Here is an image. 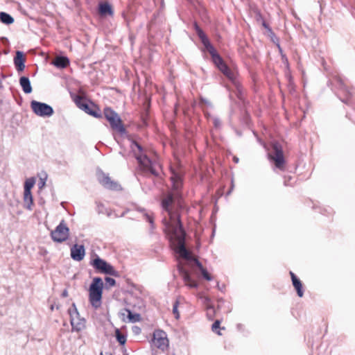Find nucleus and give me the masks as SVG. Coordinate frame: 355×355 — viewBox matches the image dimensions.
<instances>
[{
  "instance_id": "c03bdc74",
  "label": "nucleus",
  "mask_w": 355,
  "mask_h": 355,
  "mask_svg": "<svg viewBox=\"0 0 355 355\" xmlns=\"http://www.w3.org/2000/svg\"><path fill=\"white\" fill-rule=\"evenodd\" d=\"M61 296H62V297H67L68 296V291H67V289H64V290L62 291V294H61Z\"/></svg>"
},
{
  "instance_id": "8fccbe9b",
  "label": "nucleus",
  "mask_w": 355,
  "mask_h": 355,
  "mask_svg": "<svg viewBox=\"0 0 355 355\" xmlns=\"http://www.w3.org/2000/svg\"><path fill=\"white\" fill-rule=\"evenodd\" d=\"M278 49H279V53H280V54H281V55H282V54H284V53H283V52H282V49H281V47H280V46H279V44H278Z\"/></svg>"
},
{
  "instance_id": "37998d69",
  "label": "nucleus",
  "mask_w": 355,
  "mask_h": 355,
  "mask_svg": "<svg viewBox=\"0 0 355 355\" xmlns=\"http://www.w3.org/2000/svg\"><path fill=\"white\" fill-rule=\"evenodd\" d=\"M195 263L200 271H202L203 269H205V268L203 267L201 262H200L198 259L195 260Z\"/></svg>"
},
{
  "instance_id": "5fc2aeb1",
  "label": "nucleus",
  "mask_w": 355,
  "mask_h": 355,
  "mask_svg": "<svg viewBox=\"0 0 355 355\" xmlns=\"http://www.w3.org/2000/svg\"><path fill=\"white\" fill-rule=\"evenodd\" d=\"M53 309H54V306L52 305V306H51V310H53Z\"/></svg>"
},
{
  "instance_id": "7ed1b4c3",
  "label": "nucleus",
  "mask_w": 355,
  "mask_h": 355,
  "mask_svg": "<svg viewBox=\"0 0 355 355\" xmlns=\"http://www.w3.org/2000/svg\"><path fill=\"white\" fill-rule=\"evenodd\" d=\"M103 283L101 277H94L89 289V300L91 305L97 309L101 306Z\"/></svg>"
},
{
  "instance_id": "72a5a7b5",
  "label": "nucleus",
  "mask_w": 355,
  "mask_h": 355,
  "mask_svg": "<svg viewBox=\"0 0 355 355\" xmlns=\"http://www.w3.org/2000/svg\"><path fill=\"white\" fill-rule=\"evenodd\" d=\"M207 309V318L212 320L214 317V315H215V310H214V308L213 306H207V308H206Z\"/></svg>"
},
{
  "instance_id": "4be33fe9",
  "label": "nucleus",
  "mask_w": 355,
  "mask_h": 355,
  "mask_svg": "<svg viewBox=\"0 0 355 355\" xmlns=\"http://www.w3.org/2000/svg\"><path fill=\"white\" fill-rule=\"evenodd\" d=\"M193 25V28L196 34L198 35V37L200 38L202 44L209 40L206 34L204 33L202 29L198 26L196 21H195Z\"/></svg>"
},
{
  "instance_id": "a878e982",
  "label": "nucleus",
  "mask_w": 355,
  "mask_h": 355,
  "mask_svg": "<svg viewBox=\"0 0 355 355\" xmlns=\"http://www.w3.org/2000/svg\"><path fill=\"white\" fill-rule=\"evenodd\" d=\"M125 311L128 313V321L130 322H139L141 320V315L139 313H133L130 309H125Z\"/></svg>"
},
{
  "instance_id": "58836bf2",
  "label": "nucleus",
  "mask_w": 355,
  "mask_h": 355,
  "mask_svg": "<svg viewBox=\"0 0 355 355\" xmlns=\"http://www.w3.org/2000/svg\"><path fill=\"white\" fill-rule=\"evenodd\" d=\"M213 123L216 128H220L221 127V121L220 119L217 117L213 119Z\"/></svg>"
},
{
  "instance_id": "79ce46f5",
  "label": "nucleus",
  "mask_w": 355,
  "mask_h": 355,
  "mask_svg": "<svg viewBox=\"0 0 355 355\" xmlns=\"http://www.w3.org/2000/svg\"><path fill=\"white\" fill-rule=\"evenodd\" d=\"M282 60L284 64H285L287 67L288 66V60L285 54H282Z\"/></svg>"
},
{
  "instance_id": "09e8293b",
  "label": "nucleus",
  "mask_w": 355,
  "mask_h": 355,
  "mask_svg": "<svg viewBox=\"0 0 355 355\" xmlns=\"http://www.w3.org/2000/svg\"><path fill=\"white\" fill-rule=\"evenodd\" d=\"M233 159H234V162L235 163H238V162H239V158H238V157H234Z\"/></svg>"
},
{
  "instance_id": "6e6d98bb",
  "label": "nucleus",
  "mask_w": 355,
  "mask_h": 355,
  "mask_svg": "<svg viewBox=\"0 0 355 355\" xmlns=\"http://www.w3.org/2000/svg\"><path fill=\"white\" fill-rule=\"evenodd\" d=\"M139 330V327H137L136 331H138Z\"/></svg>"
},
{
  "instance_id": "a19ab883",
  "label": "nucleus",
  "mask_w": 355,
  "mask_h": 355,
  "mask_svg": "<svg viewBox=\"0 0 355 355\" xmlns=\"http://www.w3.org/2000/svg\"><path fill=\"white\" fill-rule=\"evenodd\" d=\"M46 176L44 178H40V180L38 182L39 189H42L44 187V185L46 184Z\"/></svg>"
},
{
  "instance_id": "7c9ffc66",
  "label": "nucleus",
  "mask_w": 355,
  "mask_h": 355,
  "mask_svg": "<svg viewBox=\"0 0 355 355\" xmlns=\"http://www.w3.org/2000/svg\"><path fill=\"white\" fill-rule=\"evenodd\" d=\"M116 338L117 341L121 345H124L126 342V336L121 333L119 329L116 330Z\"/></svg>"
},
{
  "instance_id": "bf43d9fd",
  "label": "nucleus",
  "mask_w": 355,
  "mask_h": 355,
  "mask_svg": "<svg viewBox=\"0 0 355 355\" xmlns=\"http://www.w3.org/2000/svg\"><path fill=\"white\" fill-rule=\"evenodd\" d=\"M101 355H103V354H102V353H101Z\"/></svg>"
},
{
  "instance_id": "bb28decb",
  "label": "nucleus",
  "mask_w": 355,
  "mask_h": 355,
  "mask_svg": "<svg viewBox=\"0 0 355 355\" xmlns=\"http://www.w3.org/2000/svg\"><path fill=\"white\" fill-rule=\"evenodd\" d=\"M218 69L227 78H232L233 76V73L228 67V66L225 63L221 64L218 67Z\"/></svg>"
},
{
  "instance_id": "dca6fc26",
  "label": "nucleus",
  "mask_w": 355,
  "mask_h": 355,
  "mask_svg": "<svg viewBox=\"0 0 355 355\" xmlns=\"http://www.w3.org/2000/svg\"><path fill=\"white\" fill-rule=\"evenodd\" d=\"M25 58L22 51H17L14 58V64L18 71H21L25 68Z\"/></svg>"
},
{
  "instance_id": "9b49d317",
  "label": "nucleus",
  "mask_w": 355,
  "mask_h": 355,
  "mask_svg": "<svg viewBox=\"0 0 355 355\" xmlns=\"http://www.w3.org/2000/svg\"><path fill=\"white\" fill-rule=\"evenodd\" d=\"M338 83L340 92L344 95L343 98H340L341 101L345 104L352 106L355 109V96L348 90L347 86L340 78H338Z\"/></svg>"
},
{
  "instance_id": "13d9d810",
  "label": "nucleus",
  "mask_w": 355,
  "mask_h": 355,
  "mask_svg": "<svg viewBox=\"0 0 355 355\" xmlns=\"http://www.w3.org/2000/svg\"><path fill=\"white\" fill-rule=\"evenodd\" d=\"M107 355H113V354H107Z\"/></svg>"
},
{
  "instance_id": "052dcab7",
  "label": "nucleus",
  "mask_w": 355,
  "mask_h": 355,
  "mask_svg": "<svg viewBox=\"0 0 355 355\" xmlns=\"http://www.w3.org/2000/svg\"><path fill=\"white\" fill-rule=\"evenodd\" d=\"M172 355H175V354H173Z\"/></svg>"
},
{
  "instance_id": "393cba45",
  "label": "nucleus",
  "mask_w": 355,
  "mask_h": 355,
  "mask_svg": "<svg viewBox=\"0 0 355 355\" xmlns=\"http://www.w3.org/2000/svg\"><path fill=\"white\" fill-rule=\"evenodd\" d=\"M293 285L297 291V295L300 297H302L304 295V291L302 289V284L301 281L298 278H293Z\"/></svg>"
},
{
  "instance_id": "4d7b16f0",
  "label": "nucleus",
  "mask_w": 355,
  "mask_h": 355,
  "mask_svg": "<svg viewBox=\"0 0 355 355\" xmlns=\"http://www.w3.org/2000/svg\"><path fill=\"white\" fill-rule=\"evenodd\" d=\"M139 330V327H137L136 331H138Z\"/></svg>"
},
{
  "instance_id": "4468645a",
  "label": "nucleus",
  "mask_w": 355,
  "mask_h": 355,
  "mask_svg": "<svg viewBox=\"0 0 355 355\" xmlns=\"http://www.w3.org/2000/svg\"><path fill=\"white\" fill-rule=\"evenodd\" d=\"M98 179L100 184L105 189L113 191H119L121 189V187L118 182L112 180L108 175H106L103 172L98 175Z\"/></svg>"
},
{
  "instance_id": "c9c22d12",
  "label": "nucleus",
  "mask_w": 355,
  "mask_h": 355,
  "mask_svg": "<svg viewBox=\"0 0 355 355\" xmlns=\"http://www.w3.org/2000/svg\"><path fill=\"white\" fill-rule=\"evenodd\" d=\"M178 305H179V302L178 300H176L173 305V313L176 319H178L180 318V313H179V311L178 309Z\"/></svg>"
},
{
  "instance_id": "39448f33",
  "label": "nucleus",
  "mask_w": 355,
  "mask_h": 355,
  "mask_svg": "<svg viewBox=\"0 0 355 355\" xmlns=\"http://www.w3.org/2000/svg\"><path fill=\"white\" fill-rule=\"evenodd\" d=\"M73 101L77 107L83 110L87 114L96 119L102 118L101 110L94 103H91V105H89L88 103L86 102L85 99L83 97L78 95H76L75 96Z\"/></svg>"
},
{
  "instance_id": "b1692460",
  "label": "nucleus",
  "mask_w": 355,
  "mask_h": 355,
  "mask_svg": "<svg viewBox=\"0 0 355 355\" xmlns=\"http://www.w3.org/2000/svg\"><path fill=\"white\" fill-rule=\"evenodd\" d=\"M0 20L2 23L6 25H10L14 22L13 17L5 12H0Z\"/></svg>"
},
{
  "instance_id": "423d86ee",
  "label": "nucleus",
  "mask_w": 355,
  "mask_h": 355,
  "mask_svg": "<svg viewBox=\"0 0 355 355\" xmlns=\"http://www.w3.org/2000/svg\"><path fill=\"white\" fill-rule=\"evenodd\" d=\"M68 313L70 316L71 331L79 332L83 330L85 328L86 320L84 318L80 316L75 303L72 304L71 307L68 310Z\"/></svg>"
},
{
  "instance_id": "473e14b6",
  "label": "nucleus",
  "mask_w": 355,
  "mask_h": 355,
  "mask_svg": "<svg viewBox=\"0 0 355 355\" xmlns=\"http://www.w3.org/2000/svg\"><path fill=\"white\" fill-rule=\"evenodd\" d=\"M105 288H110L114 286L116 284L115 279L112 277H106L105 278Z\"/></svg>"
},
{
  "instance_id": "6e6552de",
  "label": "nucleus",
  "mask_w": 355,
  "mask_h": 355,
  "mask_svg": "<svg viewBox=\"0 0 355 355\" xmlns=\"http://www.w3.org/2000/svg\"><path fill=\"white\" fill-rule=\"evenodd\" d=\"M31 107L36 115L42 117H49L54 112L51 105L35 100L31 102Z\"/></svg>"
},
{
  "instance_id": "f704fd0d",
  "label": "nucleus",
  "mask_w": 355,
  "mask_h": 355,
  "mask_svg": "<svg viewBox=\"0 0 355 355\" xmlns=\"http://www.w3.org/2000/svg\"><path fill=\"white\" fill-rule=\"evenodd\" d=\"M220 321L219 320H216L211 326V330L214 332H216L218 335H221L220 332L218 331V329H220Z\"/></svg>"
},
{
  "instance_id": "0eeeda50",
  "label": "nucleus",
  "mask_w": 355,
  "mask_h": 355,
  "mask_svg": "<svg viewBox=\"0 0 355 355\" xmlns=\"http://www.w3.org/2000/svg\"><path fill=\"white\" fill-rule=\"evenodd\" d=\"M92 266L99 272L110 275L114 277H119V272L104 259L97 257L92 263Z\"/></svg>"
},
{
  "instance_id": "ddd939ff",
  "label": "nucleus",
  "mask_w": 355,
  "mask_h": 355,
  "mask_svg": "<svg viewBox=\"0 0 355 355\" xmlns=\"http://www.w3.org/2000/svg\"><path fill=\"white\" fill-rule=\"evenodd\" d=\"M153 345L162 350H164L168 346V340L166 334L164 331L156 330L153 333Z\"/></svg>"
},
{
  "instance_id": "20e7f679",
  "label": "nucleus",
  "mask_w": 355,
  "mask_h": 355,
  "mask_svg": "<svg viewBox=\"0 0 355 355\" xmlns=\"http://www.w3.org/2000/svg\"><path fill=\"white\" fill-rule=\"evenodd\" d=\"M103 114L105 118L110 123L112 130L117 131L121 135H124L127 133L120 116L111 107H106L103 110Z\"/></svg>"
},
{
  "instance_id": "c756f323",
  "label": "nucleus",
  "mask_w": 355,
  "mask_h": 355,
  "mask_svg": "<svg viewBox=\"0 0 355 355\" xmlns=\"http://www.w3.org/2000/svg\"><path fill=\"white\" fill-rule=\"evenodd\" d=\"M35 181L34 178H29L26 180L24 184V191L31 192V189L33 187Z\"/></svg>"
},
{
  "instance_id": "4c0bfd02",
  "label": "nucleus",
  "mask_w": 355,
  "mask_h": 355,
  "mask_svg": "<svg viewBox=\"0 0 355 355\" xmlns=\"http://www.w3.org/2000/svg\"><path fill=\"white\" fill-rule=\"evenodd\" d=\"M202 273V277L207 281H211L212 279V277L211 275L207 272V270L205 268L202 271H200Z\"/></svg>"
},
{
  "instance_id": "ea45409f",
  "label": "nucleus",
  "mask_w": 355,
  "mask_h": 355,
  "mask_svg": "<svg viewBox=\"0 0 355 355\" xmlns=\"http://www.w3.org/2000/svg\"><path fill=\"white\" fill-rule=\"evenodd\" d=\"M96 210H97V212L98 214L104 213V211H103V210H104V205L102 203H101V202H98L97 203V209H96Z\"/></svg>"
},
{
  "instance_id": "a18cd8bd",
  "label": "nucleus",
  "mask_w": 355,
  "mask_h": 355,
  "mask_svg": "<svg viewBox=\"0 0 355 355\" xmlns=\"http://www.w3.org/2000/svg\"><path fill=\"white\" fill-rule=\"evenodd\" d=\"M137 211L141 213H143V215L144 214L145 212L147 211L144 208H141V207L137 208Z\"/></svg>"
},
{
  "instance_id": "2eb2a0df",
  "label": "nucleus",
  "mask_w": 355,
  "mask_h": 355,
  "mask_svg": "<svg viewBox=\"0 0 355 355\" xmlns=\"http://www.w3.org/2000/svg\"><path fill=\"white\" fill-rule=\"evenodd\" d=\"M85 255V249L83 245L74 244L71 248V257L73 260L80 261Z\"/></svg>"
},
{
  "instance_id": "e433bc0d",
  "label": "nucleus",
  "mask_w": 355,
  "mask_h": 355,
  "mask_svg": "<svg viewBox=\"0 0 355 355\" xmlns=\"http://www.w3.org/2000/svg\"><path fill=\"white\" fill-rule=\"evenodd\" d=\"M202 301V303L205 306L206 308H207V306H213L211 304V300L209 297L207 296H202L200 297Z\"/></svg>"
},
{
  "instance_id": "2f4dec72",
  "label": "nucleus",
  "mask_w": 355,
  "mask_h": 355,
  "mask_svg": "<svg viewBox=\"0 0 355 355\" xmlns=\"http://www.w3.org/2000/svg\"><path fill=\"white\" fill-rule=\"evenodd\" d=\"M211 59L217 67L225 63L224 60L218 53L212 57Z\"/></svg>"
},
{
  "instance_id": "5701e85b",
  "label": "nucleus",
  "mask_w": 355,
  "mask_h": 355,
  "mask_svg": "<svg viewBox=\"0 0 355 355\" xmlns=\"http://www.w3.org/2000/svg\"><path fill=\"white\" fill-rule=\"evenodd\" d=\"M24 201L25 203L24 207L28 210H31L32 205L33 203V196L31 192H24Z\"/></svg>"
},
{
  "instance_id": "412c9836",
  "label": "nucleus",
  "mask_w": 355,
  "mask_h": 355,
  "mask_svg": "<svg viewBox=\"0 0 355 355\" xmlns=\"http://www.w3.org/2000/svg\"><path fill=\"white\" fill-rule=\"evenodd\" d=\"M99 13L101 15H113L114 12L112 6L107 3H102L99 5Z\"/></svg>"
},
{
  "instance_id": "a211bd4d",
  "label": "nucleus",
  "mask_w": 355,
  "mask_h": 355,
  "mask_svg": "<svg viewBox=\"0 0 355 355\" xmlns=\"http://www.w3.org/2000/svg\"><path fill=\"white\" fill-rule=\"evenodd\" d=\"M19 85L25 94H31L33 91L31 81L28 77L21 76L19 78Z\"/></svg>"
},
{
  "instance_id": "f257e3e1",
  "label": "nucleus",
  "mask_w": 355,
  "mask_h": 355,
  "mask_svg": "<svg viewBox=\"0 0 355 355\" xmlns=\"http://www.w3.org/2000/svg\"><path fill=\"white\" fill-rule=\"evenodd\" d=\"M130 148L143 171L150 172L155 176L159 175V173L154 168L152 161L144 153V149L139 143L130 140Z\"/></svg>"
},
{
  "instance_id": "49530a36",
  "label": "nucleus",
  "mask_w": 355,
  "mask_h": 355,
  "mask_svg": "<svg viewBox=\"0 0 355 355\" xmlns=\"http://www.w3.org/2000/svg\"><path fill=\"white\" fill-rule=\"evenodd\" d=\"M290 275H291V279H292V282L293 281V278H297L296 277V275L293 272H290Z\"/></svg>"
},
{
  "instance_id": "3c124183",
  "label": "nucleus",
  "mask_w": 355,
  "mask_h": 355,
  "mask_svg": "<svg viewBox=\"0 0 355 355\" xmlns=\"http://www.w3.org/2000/svg\"><path fill=\"white\" fill-rule=\"evenodd\" d=\"M123 352H124L123 355H129L127 352H126V349L125 348H123Z\"/></svg>"
},
{
  "instance_id": "de8ad7c7",
  "label": "nucleus",
  "mask_w": 355,
  "mask_h": 355,
  "mask_svg": "<svg viewBox=\"0 0 355 355\" xmlns=\"http://www.w3.org/2000/svg\"><path fill=\"white\" fill-rule=\"evenodd\" d=\"M201 101L204 102L206 104L210 105L209 102H208L206 99L201 98Z\"/></svg>"
},
{
  "instance_id": "1a4fd4ad",
  "label": "nucleus",
  "mask_w": 355,
  "mask_h": 355,
  "mask_svg": "<svg viewBox=\"0 0 355 355\" xmlns=\"http://www.w3.org/2000/svg\"><path fill=\"white\" fill-rule=\"evenodd\" d=\"M69 236V229L62 220L55 229L51 232V236L53 241L62 243L66 241Z\"/></svg>"
},
{
  "instance_id": "aec40b11",
  "label": "nucleus",
  "mask_w": 355,
  "mask_h": 355,
  "mask_svg": "<svg viewBox=\"0 0 355 355\" xmlns=\"http://www.w3.org/2000/svg\"><path fill=\"white\" fill-rule=\"evenodd\" d=\"M171 180L172 182L173 190L175 191H178L182 187L181 177L177 173H173L171 177Z\"/></svg>"
},
{
  "instance_id": "cd10ccee",
  "label": "nucleus",
  "mask_w": 355,
  "mask_h": 355,
  "mask_svg": "<svg viewBox=\"0 0 355 355\" xmlns=\"http://www.w3.org/2000/svg\"><path fill=\"white\" fill-rule=\"evenodd\" d=\"M205 48L207 49V51L209 53L211 58L214 57L215 55L218 54V53L216 51L214 46L211 44L209 40H207L204 43H202Z\"/></svg>"
},
{
  "instance_id": "6ab92c4d",
  "label": "nucleus",
  "mask_w": 355,
  "mask_h": 355,
  "mask_svg": "<svg viewBox=\"0 0 355 355\" xmlns=\"http://www.w3.org/2000/svg\"><path fill=\"white\" fill-rule=\"evenodd\" d=\"M53 64L58 68L64 69L69 64V60L66 56H58L53 61Z\"/></svg>"
},
{
  "instance_id": "603ef678",
  "label": "nucleus",
  "mask_w": 355,
  "mask_h": 355,
  "mask_svg": "<svg viewBox=\"0 0 355 355\" xmlns=\"http://www.w3.org/2000/svg\"><path fill=\"white\" fill-rule=\"evenodd\" d=\"M263 26L265 28H268V24H267L265 21H263Z\"/></svg>"
},
{
  "instance_id": "864d4df0",
  "label": "nucleus",
  "mask_w": 355,
  "mask_h": 355,
  "mask_svg": "<svg viewBox=\"0 0 355 355\" xmlns=\"http://www.w3.org/2000/svg\"><path fill=\"white\" fill-rule=\"evenodd\" d=\"M284 185L285 186H288V182H286V180L284 181Z\"/></svg>"
},
{
  "instance_id": "f3484780",
  "label": "nucleus",
  "mask_w": 355,
  "mask_h": 355,
  "mask_svg": "<svg viewBox=\"0 0 355 355\" xmlns=\"http://www.w3.org/2000/svg\"><path fill=\"white\" fill-rule=\"evenodd\" d=\"M180 272L182 275L183 280L187 286H188L190 288H196L198 287V283L195 280L192 279L188 271L183 268H180Z\"/></svg>"
},
{
  "instance_id": "9d476101",
  "label": "nucleus",
  "mask_w": 355,
  "mask_h": 355,
  "mask_svg": "<svg viewBox=\"0 0 355 355\" xmlns=\"http://www.w3.org/2000/svg\"><path fill=\"white\" fill-rule=\"evenodd\" d=\"M272 146L274 155H270V157L275 161V166L279 169H282L285 163L282 146L278 142H274Z\"/></svg>"
},
{
  "instance_id": "f03ea898",
  "label": "nucleus",
  "mask_w": 355,
  "mask_h": 355,
  "mask_svg": "<svg viewBox=\"0 0 355 355\" xmlns=\"http://www.w3.org/2000/svg\"><path fill=\"white\" fill-rule=\"evenodd\" d=\"M185 236L181 220L178 218V224L172 227L171 239L176 241L178 252L180 256L187 259L189 258V252L185 247Z\"/></svg>"
},
{
  "instance_id": "f8f14e48",
  "label": "nucleus",
  "mask_w": 355,
  "mask_h": 355,
  "mask_svg": "<svg viewBox=\"0 0 355 355\" xmlns=\"http://www.w3.org/2000/svg\"><path fill=\"white\" fill-rule=\"evenodd\" d=\"M174 203V196L173 193H168L162 200L161 205L162 209L166 211L169 216L171 220H173L177 218V223L178 221V218L180 220V216L178 214L173 213L171 211V207Z\"/></svg>"
},
{
  "instance_id": "c85d7f7f",
  "label": "nucleus",
  "mask_w": 355,
  "mask_h": 355,
  "mask_svg": "<svg viewBox=\"0 0 355 355\" xmlns=\"http://www.w3.org/2000/svg\"><path fill=\"white\" fill-rule=\"evenodd\" d=\"M144 219L148 221L150 225V231L151 232L155 229V223H154V217L152 213H150L148 211H146L143 215Z\"/></svg>"
}]
</instances>
